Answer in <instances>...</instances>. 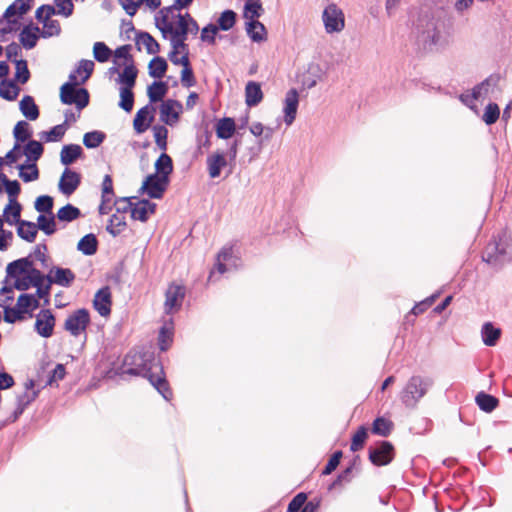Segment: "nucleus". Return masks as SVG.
Listing matches in <instances>:
<instances>
[{"label": "nucleus", "instance_id": "c9c22d12", "mask_svg": "<svg viewBox=\"0 0 512 512\" xmlns=\"http://www.w3.org/2000/svg\"><path fill=\"white\" fill-rule=\"evenodd\" d=\"M136 44L144 45L148 54H158L160 52L159 43L148 32L137 33Z\"/></svg>", "mask_w": 512, "mask_h": 512}, {"label": "nucleus", "instance_id": "8fccbe9b", "mask_svg": "<svg viewBox=\"0 0 512 512\" xmlns=\"http://www.w3.org/2000/svg\"><path fill=\"white\" fill-rule=\"evenodd\" d=\"M479 408L485 412H492L498 405V399L490 394L480 392L476 398Z\"/></svg>", "mask_w": 512, "mask_h": 512}, {"label": "nucleus", "instance_id": "f704fd0d", "mask_svg": "<svg viewBox=\"0 0 512 512\" xmlns=\"http://www.w3.org/2000/svg\"><path fill=\"white\" fill-rule=\"evenodd\" d=\"M168 92V85L163 81H155L148 86L147 95L151 103L159 102Z\"/></svg>", "mask_w": 512, "mask_h": 512}, {"label": "nucleus", "instance_id": "20e7f679", "mask_svg": "<svg viewBox=\"0 0 512 512\" xmlns=\"http://www.w3.org/2000/svg\"><path fill=\"white\" fill-rule=\"evenodd\" d=\"M433 379L420 375L411 376L400 392V400L406 408H415L433 386Z\"/></svg>", "mask_w": 512, "mask_h": 512}, {"label": "nucleus", "instance_id": "c756f323", "mask_svg": "<svg viewBox=\"0 0 512 512\" xmlns=\"http://www.w3.org/2000/svg\"><path fill=\"white\" fill-rule=\"evenodd\" d=\"M246 32L254 42H261L266 39V28L258 20H250L246 23Z\"/></svg>", "mask_w": 512, "mask_h": 512}, {"label": "nucleus", "instance_id": "a211bd4d", "mask_svg": "<svg viewBox=\"0 0 512 512\" xmlns=\"http://www.w3.org/2000/svg\"><path fill=\"white\" fill-rule=\"evenodd\" d=\"M154 113L155 108L150 104L139 109L133 121L134 130L139 134L145 132L154 120Z\"/></svg>", "mask_w": 512, "mask_h": 512}, {"label": "nucleus", "instance_id": "864d4df0", "mask_svg": "<svg viewBox=\"0 0 512 512\" xmlns=\"http://www.w3.org/2000/svg\"><path fill=\"white\" fill-rule=\"evenodd\" d=\"M112 54L111 49L104 42H96L93 46V56L100 63L107 62Z\"/></svg>", "mask_w": 512, "mask_h": 512}, {"label": "nucleus", "instance_id": "cd10ccee", "mask_svg": "<svg viewBox=\"0 0 512 512\" xmlns=\"http://www.w3.org/2000/svg\"><path fill=\"white\" fill-rule=\"evenodd\" d=\"M37 233V225L34 222L23 220L22 222H19V224H17L18 236L27 242H34Z\"/></svg>", "mask_w": 512, "mask_h": 512}, {"label": "nucleus", "instance_id": "774afa93", "mask_svg": "<svg viewBox=\"0 0 512 512\" xmlns=\"http://www.w3.org/2000/svg\"><path fill=\"white\" fill-rule=\"evenodd\" d=\"M307 500V495L303 492L298 493L294 498L290 501L287 507V512H299L301 511L303 505Z\"/></svg>", "mask_w": 512, "mask_h": 512}, {"label": "nucleus", "instance_id": "423d86ee", "mask_svg": "<svg viewBox=\"0 0 512 512\" xmlns=\"http://www.w3.org/2000/svg\"><path fill=\"white\" fill-rule=\"evenodd\" d=\"M60 100L63 104H75L80 112L89 104V93L85 88L72 87V84H63L60 89Z\"/></svg>", "mask_w": 512, "mask_h": 512}, {"label": "nucleus", "instance_id": "0e129e2a", "mask_svg": "<svg viewBox=\"0 0 512 512\" xmlns=\"http://www.w3.org/2000/svg\"><path fill=\"white\" fill-rule=\"evenodd\" d=\"M153 132L157 146L162 150H166L168 129L163 125H155L153 127Z\"/></svg>", "mask_w": 512, "mask_h": 512}, {"label": "nucleus", "instance_id": "c03bdc74", "mask_svg": "<svg viewBox=\"0 0 512 512\" xmlns=\"http://www.w3.org/2000/svg\"><path fill=\"white\" fill-rule=\"evenodd\" d=\"M19 177L24 182H32L39 178V170L36 163L21 164L18 166Z\"/></svg>", "mask_w": 512, "mask_h": 512}, {"label": "nucleus", "instance_id": "6ab92c4d", "mask_svg": "<svg viewBox=\"0 0 512 512\" xmlns=\"http://www.w3.org/2000/svg\"><path fill=\"white\" fill-rule=\"evenodd\" d=\"M81 183L79 173L66 168L59 181V189L64 195H71Z\"/></svg>", "mask_w": 512, "mask_h": 512}, {"label": "nucleus", "instance_id": "ddd939ff", "mask_svg": "<svg viewBox=\"0 0 512 512\" xmlns=\"http://www.w3.org/2000/svg\"><path fill=\"white\" fill-rule=\"evenodd\" d=\"M165 296L164 311L166 314H173L181 308L185 297V288L180 285H170Z\"/></svg>", "mask_w": 512, "mask_h": 512}, {"label": "nucleus", "instance_id": "1a4fd4ad", "mask_svg": "<svg viewBox=\"0 0 512 512\" xmlns=\"http://www.w3.org/2000/svg\"><path fill=\"white\" fill-rule=\"evenodd\" d=\"M90 323V315L88 310L82 308L73 312L67 317L64 323V329L72 336L77 337L86 331Z\"/></svg>", "mask_w": 512, "mask_h": 512}, {"label": "nucleus", "instance_id": "f257e3e1", "mask_svg": "<svg viewBox=\"0 0 512 512\" xmlns=\"http://www.w3.org/2000/svg\"><path fill=\"white\" fill-rule=\"evenodd\" d=\"M125 374L147 378L165 400L172 397L163 366L150 351L129 352L124 358L122 368V375Z\"/></svg>", "mask_w": 512, "mask_h": 512}, {"label": "nucleus", "instance_id": "69168bd1", "mask_svg": "<svg viewBox=\"0 0 512 512\" xmlns=\"http://www.w3.org/2000/svg\"><path fill=\"white\" fill-rule=\"evenodd\" d=\"M499 115L500 109L498 105L496 103H489L484 110L483 121L487 125H492L498 120Z\"/></svg>", "mask_w": 512, "mask_h": 512}, {"label": "nucleus", "instance_id": "58836bf2", "mask_svg": "<svg viewBox=\"0 0 512 512\" xmlns=\"http://www.w3.org/2000/svg\"><path fill=\"white\" fill-rule=\"evenodd\" d=\"M34 387L35 383L33 380H28L25 383V392L17 397L18 405L26 409L27 406L37 398L39 391L35 390Z\"/></svg>", "mask_w": 512, "mask_h": 512}, {"label": "nucleus", "instance_id": "72a5a7b5", "mask_svg": "<svg viewBox=\"0 0 512 512\" xmlns=\"http://www.w3.org/2000/svg\"><path fill=\"white\" fill-rule=\"evenodd\" d=\"M97 248L98 240L92 233L82 237L77 245V249L87 256L94 255L97 252Z\"/></svg>", "mask_w": 512, "mask_h": 512}, {"label": "nucleus", "instance_id": "de8ad7c7", "mask_svg": "<svg viewBox=\"0 0 512 512\" xmlns=\"http://www.w3.org/2000/svg\"><path fill=\"white\" fill-rule=\"evenodd\" d=\"M106 134L102 131L87 132L83 136V144L88 149L99 147L105 140Z\"/></svg>", "mask_w": 512, "mask_h": 512}, {"label": "nucleus", "instance_id": "473e14b6", "mask_svg": "<svg viewBox=\"0 0 512 512\" xmlns=\"http://www.w3.org/2000/svg\"><path fill=\"white\" fill-rule=\"evenodd\" d=\"M43 152V145L36 140H29L23 150L24 155L27 157V161L31 163H36V161L41 158Z\"/></svg>", "mask_w": 512, "mask_h": 512}, {"label": "nucleus", "instance_id": "0eeeda50", "mask_svg": "<svg viewBox=\"0 0 512 512\" xmlns=\"http://www.w3.org/2000/svg\"><path fill=\"white\" fill-rule=\"evenodd\" d=\"M169 184V178L158 174L148 175L139 189L140 194H147L150 198L161 199Z\"/></svg>", "mask_w": 512, "mask_h": 512}, {"label": "nucleus", "instance_id": "a19ab883", "mask_svg": "<svg viewBox=\"0 0 512 512\" xmlns=\"http://www.w3.org/2000/svg\"><path fill=\"white\" fill-rule=\"evenodd\" d=\"M173 336V322L170 319L166 322L159 331V348L161 351H166L172 342Z\"/></svg>", "mask_w": 512, "mask_h": 512}, {"label": "nucleus", "instance_id": "412c9836", "mask_svg": "<svg viewBox=\"0 0 512 512\" xmlns=\"http://www.w3.org/2000/svg\"><path fill=\"white\" fill-rule=\"evenodd\" d=\"M95 310L101 316H107L111 312V292L108 286L99 289L93 300Z\"/></svg>", "mask_w": 512, "mask_h": 512}, {"label": "nucleus", "instance_id": "9b49d317", "mask_svg": "<svg viewBox=\"0 0 512 512\" xmlns=\"http://www.w3.org/2000/svg\"><path fill=\"white\" fill-rule=\"evenodd\" d=\"M500 81L499 74H492L488 78H486L483 82L476 85L471 94H462L460 96V100L466 104L470 105L475 100L479 99L482 95L487 94L490 89H493L498 86Z\"/></svg>", "mask_w": 512, "mask_h": 512}, {"label": "nucleus", "instance_id": "e2e57ef3", "mask_svg": "<svg viewBox=\"0 0 512 512\" xmlns=\"http://www.w3.org/2000/svg\"><path fill=\"white\" fill-rule=\"evenodd\" d=\"M13 135L17 142L27 141L31 136L29 124L26 121H19L13 129Z\"/></svg>", "mask_w": 512, "mask_h": 512}, {"label": "nucleus", "instance_id": "5701e85b", "mask_svg": "<svg viewBox=\"0 0 512 512\" xmlns=\"http://www.w3.org/2000/svg\"><path fill=\"white\" fill-rule=\"evenodd\" d=\"M263 99V93L259 83L249 81L245 87V101L247 106H257Z\"/></svg>", "mask_w": 512, "mask_h": 512}, {"label": "nucleus", "instance_id": "f03ea898", "mask_svg": "<svg viewBox=\"0 0 512 512\" xmlns=\"http://www.w3.org/2000/svg\"><path fill=\"white\" fill-rule=\"evenodd\" d=\"M416 43L419 49L432 52L443 49L448 40L435 19H421L416 27Z\"/></svg>", "mask_w": 512, "mask_h": 512}, {"label": "nucleus", "instance_id": "680f3d73", "mask_svg": "<svg viewBox=\"0 0 512 512\" xmlns=\"http://www.w3.org/2000/svg\"><path fill=\"white\" fill-rule=\"evenodd\" d=\"M34 207L39 213L52 214L53 198L49 195L39 196L35 201Z\"/></svg>", "mask_w": 512, "mask_h": 512}, {"label": "nucleus", "instance_id": "09e8293b", "mask_svg": "<svg viewBox=\"0 0 512 512\" xmlns=\"http://www.w3.org/2000/svg\"><path fill=\"white\" fill-rule=\"evenodd\" d=\"M263 12L262 3L260 0H247L244 6V18L247 20H256Z\"/></svg>", "mask_w": 512, "mask_h": 512}, {"label": "nucleus", "instance_id": "a878e982", "mask_svg": "<svg viewBox=\"0 0 512 512\" xmlns=\"http://www.w3.org/2000/svg\"><path fill=\"white\" fill-rule=\"evenodd\" d=\"M39 28L37 26H25L19 34V41L25 49H33L38 41Z\"/></svg>", "mask_w": 512, "mask_h": 512}, {"label": "nucleus", "instance_id": "2eb2a0df", "mask_svg": "<svg viewBox=\"0 0 512 512\" xmlns=\"http://www.w3.org/2000/svg\"><path fill=\"white\" fill-rule=\"evenodd\" d=\"M46 280L50 284L69 287L75 280V274L69 268L53 267L46 275Z\"/></svg>", "mask_w": 512, "mask_h": 512}, {"label": "nucleus", "instance_id": "e433bc0d", "mask_svg": "<svg viewBox=\"0 0 512 512\" xmlns=\"http://www.w3.org/2000/svg\"><path fill=\"white\" fill-rule=\"evenodd\" d=\"M0 180L9 196V202H18L17 196L21 192L20 183L17 180H10L4 173H0Z\"/></svg>", "mask_w": 512, "mask_h": 512}, {"label": "nucleus", "instance_id": "2f4dec72", "mask_svg": "<svg viewBox=\"0 0 512 512\" xmlns=\"http://www.w3.org/2000/svg\"><path fill=\"white\" fill-rule=\"evenodd\" d=\"M235 128L234 119L224 117L216 124V135L220 139H229L234 134Z\"/></svg>", "mask_w": 512, "mask_h": 512}, {"label": "nucleus", "instance_id": "aec40b11", "mask_svg": "<svg viewBox=\"0 0 512 512\" xmlns=\"http://www.w3.org/2000/svg\"><path fill=\"white\" fill-rule=\"evenodd\" d=\"M156 210V204L148 199H138L134 202L132 209V219L141 222H146L150 215H153Z\"/></svg>", "mask_w": 512, "mask_h": 512}, {"label": "nucleus", "instance_id": "bb28decb", "mask_svg": "<svg viewBox=\"0 0 512 512\" xmlns=\"http://www.w3.org/2000/svg\"><path fill=\"white\" fill-rule=\"evenodd\" d=\"M19 109L28 120L34 121L39 117V108L32 96L25 95L19 103Z\"/></svg>", "mask_w": 512, "mask_h": 512}, {"label": "nucleus", "instance_id": "a18cd8bd", "mask_svg": "<svg viewBox=\"0 0 512 512\" xmlns=\"http://www.w3.org/2000/svg\"><path fill=\"white\" fill-rule=\"evenodd\" d=\"M56 216L59 221L72 222L81 216V211L72 204H66L58 210Z\"/></svg>", "mask_w": 512, "mask_h": 512}, {"label": "nucleus", "instance_id": "dca6fc26", "mask_svg": "<svg viewBox=\"0 0 512 512\" xmlns=\"http://www.w3.org/2000/svg\"><path fill=\"white\" fill-rule=\"evenodd\" d=\"M299 105V95L296 89H290L284 99V122L287 126L292 125L296 118L297 109Z\"/></svg>", "mask_w": 512, "mask_h": 512}, {"label": "nucleus", "instance_id": "49530a36", "mask_svg": "<svg viewBox=\"0 0 512 512\" xmlns=\"http://www.w3.org/2000/svg\"><path fill=\"white\" fill-rule=\"evenodd\" d=\"M35 224L37 225V230L43 231L48 236L56 232V222L53 214H50L49 217L40 214L37 218V223Z\"/></svg>", "mask_w": 512, "mask_h": 512}, {"label": "nucleus", "instance_id": "5fc2aeb1", "mask_svg": "<svg viewBox=\"0 0 512 512\" xmlns=\"http://www.w3.org/2000/svg\"><path fill=\"white\" fill-rule=\"evenodd\" d=\"M43 30L41 32V36L43 38H48L52 36H58L61 32L60 23L54 19H44Z\"/></svg>", "mask_w": 512, "mask_h": 512}, {"label": "nucleus", "instance_id": "bf43d9fd", "mask_svg": "<svg viewBox=\"0 0 512 512\" xmlns=\"http://www.w3.org/2000/svg\"><path fill=\"white\" fill-rule=\"evenodd\" d=\"M16 65L15 79L21 84H25L30 78V72L26 60H14Z\"/></svg>", "mask_w": 512, "mask_h": 512}, {"label": "nucleus", "instance_id": "13d9d810", "mask_svg": "<svg viewBox=\"0 0 512 512\" xmlns=\"http://www.w3.org/2000/svg\"><path fill=\"white\" fill-rule=\"evenodd\" d=\"M126 222L124 218L118 216L117 214H113L109 219V224L107 225V231L114 237L119 235L125 228Z\"/></svg>", "mask_w": 512, "mask_h": 512}, {"label": "nucleus", "instance_id": "393cba45", "mask_svg": "<svg viewBox=\"0 0 512 512\" xmlns=\"http://www.w3.org/2000/svg\"><path fill=\"white\" fill-rule=\"evenodd\" d=\"M29 1L30 0L27 2L24 0H16L11 5H9L3 15L4 18L7 19V22L18 23L17 20H12L11 18L15 15L22 16L26 14L31 8Z\"/></svg>", "mask_w": 512, "mask_h": 512}, {"label": "nucleus", "instance_id": "9d476101", "mask_svg": "<svg viewBox=\"0 0 512 512\" xmlns=\"http://www.w3.org/2000/svg\"><path fill=\"white\" fill-rule=\"evenodd\" d=\"M238 261L239 259L233 255L232 247H223L217 255L215 270L211 271L209 281L213 280L216 272L224 274L232 268L236 269L238 267Z\"/></svg>", "mask_w": 512, "mask_h": 512}, {"label": "nucleus", "instance_id": "f8f14e48", "mask_svg": "<svg viewBox=\"0 0 512 512\" xmlns=\"http://www.w3.org/2000/svg\"><path fill=\"white\" fill-rule=\"evenodd\" d=\"M394 457V448L388 441H382L369 449V460L376 466L388 465Z\"/></svg>", "mask_w": 512, "mask_h": 512}, {"label": "nucleus", "instance_id": "c85d7f7f", "mask_svg": "<svg viewBox=\"0 0 512 512\" xmlns=\"http://www.w3.org/2000/svg\"><path fill=\"white\" fill-rule=\"evenodd\" d=\"M21 211L22 206L19 202H9L4 210H3V217L5 222H7L9 225L19 224V222H22L21 219Z\"/></svg>", "mask_w": 512, "mask_h": 512}, {"label": "nucleus", "instance_id": "6e6d98bb", "mask_svg": "<svg viewBox=\"0 0 512 512\" xmlns=\"http://www.w3.org/2000/svg\"><path fill=\"white\" fill-rule=\"evenodd\" d=\"M236 13L233 10H225L218 19V29L223 31L230 30L236 22Z\"/></svg>", "mask_w": 512, "mask_h": 512}, {"label": "nucleus", "instance_id": "4be33fe9", "mask_svg": "<svg viewBox=\"0 0 512 512\" xmlns=\"http://www.w3.org/2000/svg\"><path fill=\"white\" fill-rule=\"evenodd\" d=\"M207 170L211 178H218L221 170L228 165V160L222 152H216L207 157Z\"/></svg>", "mask_w": 512, "mask_h": 512}, {"label": "nucleus", "instance_id": "4c0bfd02", "mask_svg": "<svg viewBox=\"0 0 512 512\" xmlns=\"http://www.w3.org/2000/svg\"><path fill=\"white\" fill-rule=\"evenodd\" d=\"M138 71L133 63H129L125 66L122 73H119L118 82L123 85V87L133 88L136 83Z\"/></svg>", "mask_w": 512, "mask_h": 512}, {"label": "nucleus", "instance_id": "338daca9", "mask_svg": "<svg viewBox=\"0 0 512 512\" xmlns=\"http://www.w3.org/2000/svg\"><path fill=\"white\" fill-rule=\"evenodd\" d=\"M137 199V197H122L118 198L114 201V204L117 206L116 210L118 213H127L130 212L132 214V209L134 206L133 200Z\"/></svg>", "mask_w": 512, "mask_h": 512}, {"label": "nucleus", "instance_id": "7ed1b4c3", "mask_svg": "<svg viewBox=\"0 0 512 512\" xmlns=\"http://www.w3.org/2000/svg\"><path fill=\"white\" fill-rule=\"evenodd\" d=\"M483 261L495 268L512 260V237L507 232L499 234L498 238L491 241L485 248Z\"/></svg>", "mask_w": 512, "mask_h": 512}, {"label": "nucleus", "instance_id": "37998d69", "mask_svg": "<svg viewBox=\"0 0 512 512\" xmlns=\"http://www.w3.org/2000/svg\"><path fill=\"white\" fill-rule=\"evenodd\" d=\"M20 93V88L13 81H1L0 97L8 101H14Z\"/></svg>", "mask_w": 512, "mask_h": 512}, {"label": "nucleus", "instance_id": "ea45409f", "mask_svg": "<svg viewBox=\"0 0 512 512\" xmlns=\"http://www.w3.org/2000/svg\"><path fill=\"white\" fill-rule=\"evenodd\" d=\"M155 169V174L169 178V175L173 171V162L171 157L166 153H162L155 162Z\"/></svg>", "mask_w": 512, "mask_h": 512}, {"label": "nucleus", "instance_id": "4468645a", "mask_svg": "<svg viewBox=\"0 0 512 512\" xmlns=\"http://www.w3.org/2000/svg\"><path fill=\"white\" fill-rule=\"evenodd\" d=\"M55 326V317L49 309L41 310L37 315L35 322L36 332L44 337L48 338L53 334Z\"/></svg>", "mask_w": 512, "mask_h": 512}, {"label": "nucleus", "instance_id": "3c124183", "mask_svg": "<svg viewBox=\"0 0 512 512\" xmlns=\"http://www.w3.org/2000/svg\"><path fill=\"white\" fill-rule=\"evenodd\" d=\"M393 423L383 417H378L372 424V433L386 437L390 434Z\"/></svg>", "mask_w": 512, "mask_h": 512}, {"label": "nucleus", "instance_id": "6e6552de", "mask_svg": "<svg viewBox=\"0 0 512 512\" xmlns=\"http://www.w3.org/2000/svg\"><path fill=\"white\" fill-rule=\"evenodd\" d=\"M322 20L327 33L340 32L345 26L343 12L336 4H329L324 9Z\"/></svg>", "mask_w": 512, "mask_h": 512}, {"label": "nucleus", "instance_id": "4d7b16f0", "mask_svg": "<svg viewBox=\"0 0 512 512\" xmlns=\"http://www.w3.org/2000/svg\"><path fill=\"white\" fill-rule=\"evenodd\" d=\"M368 436V430L365 426H360L352 437L350 450L356 452L362 449Z\"/></svg>", "mask_w": 512, "mask_h": 512}, {"label": "nucleus", "instance_id": "603ef678", "mask_svg": "<svg viewBox=\"0 0 512 512\" xmlns=\"http://www.w3.org/2000/svg\"><path fill=\"white\" fill-rule=\"evenodd\" d=\"M134 104V94L132 92V88L121 87L120 88V101L119 107L122 108L126 112H130L133 109Z\"/></svg>", "mask_w": 512, "mask_h": 512}, {"label": "nucleus", "instance_id": "b1692460", "mask_svg": "<svg viewBox=\"0 0 512 512\" xmlns=\"http://www.w3.org/2000/svg\"><path fill=\"white\" fill-rule=\"evenodd\" d=\"M83 154V149L78 144H68L62 147L60 152V161L63 165H70L80 158Z\"/></svg>", "mask_w": 512, "mask_h": 512}, {"label": "nucleus", "instance_id": "052dcab7", "mask_svg": "<svg viewBox=\"0 0 512 512\" xmlns=\"http://www.w3.org/2000/svg\"><path fill=\"white\" fill-rule=\"evenodd\" d=\"M101 198H104L106 202H113L115 196L113 189V180L111 175L106 174L103 178L101 185Z\"/></svg>", "mask_w": 512, "mask_h": 512}, {"label": "nucleus", "instance_id": "79ce46f5", "mask_svg": "<svg viewBox=\"0 0 512 512\" xmlns=\"http://www.w3.org/2000/svg\"><path fill=\"white\" fill-rule=\"evenodd\" d=\"M168 64L163 57H154L148 66L149 75L153 78H162L167 71Z\"/></svg>", "mask_w": 512, "mask_h": 512}, {"label": "nucleus", "instance_id": "7c9ffc66", "mask_svg": "<svg viewBox=\"0 0 512 512\" xmlns=\"http://www.w3.org/2000/svg\"><path fill=\"white\" fill-rule=\"evenodd\" d=\"M482 340L487 346H495L501 336V330L486 322L481 329Z\"/></svg>", "mask_w": 512, "mask_h": 512}, {"label": "nucleus", "instance_id": "f3484780", "mask_svg": "<svg viewBox=\"0 0 512 512\" xmlns=\"http://www.w3.org/2000/svg\"><path fill=\"white\" fill-rule=\"evenodd\" d=\"M182 105L179 101L167 99L161 104L160 119L167 125H173L179 119V111Z\"/></svg>", "mask_w": 512, "mask_h": 512}, {"label": "nucleus", "instance_id": "39448f33", "mask_svg": "<svg viewBox=\"0 0 512 512\" xmlns=\"http://www.w3.org/2000/svg\"><path fill=\"white\" fill-rule=\"evenodd\" d=\"M155 24L164 39L173 35L175 31L184 32V30H187L185 14H181L179 11L162 13L160 10L155 17Z\"/></svg>", "mask_w": 512, "mask_h": 512}]
</instances>
